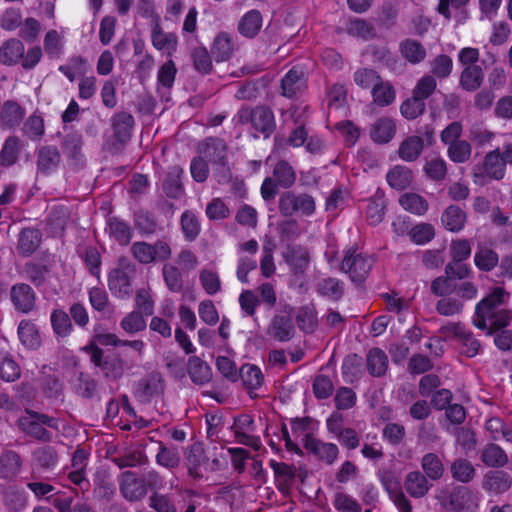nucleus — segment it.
<instances>
[{"instance_id":"obj_1","label":"nucleus","mask_w":512,"mask_h":512,"mask_svg":"<svg viewBox=\"0 0 512 512\" xmlns=\"http://www.w3.org/2000/svg\"><path fill=\"white\" fill-rule=\"evenodd\" d=\"M510 293L503 287H495L475 306L472 323L475 327L491 336L508 327L512 321V310L500 308L509 298Z\"/></svg>"},{"instance_id":"obj_2","label":"nucleus","mask_w":512,"mask_h":512,"mask_svg":"<svg viewBox=\"0 0 512 512\" xmlns=\"http://www.w3.org/2000/svg\"><path fill=\"white\" fill-rule=\"evenodd\" d=\"M83 350L90 356L91 362L101 369L103 376L108 380L120 379L125 371L133 369V361H125L120 353L114 352L104 356V351L94 342H90Z\"/></svg>"},{"instance_id":"obj_3","label":"nucleus","mask_w":512,"mask_h":512,"mask_svg":"<svg viewBox=\"0 0 512 512\" xmlns=\"http://www.w3.org/2000/svg\"><path fill=\"white\" fill-rule=\"evenodd\" d=\"M442 508L448 512H477L480 498L468 486H456L451 491H442L437 497Z\"/></svg>"},{"instance_id":"obj_4","label":"nucleus","mask_w":512,"mask_h":512,"mask_svg":"<svg viewBox=\"0 0 512 512\" xmlns=\"http://www.w3.org/2000/svg\"><path fill=\"white\" fill-rule=\"evenodd\" d=\"M239 124L250 123L252 128L268 138L275 130L276 123L273 111L264 105L254 108L242 107L236 115Z\"/></svg>"},{"instance_id":"obj_5","label":"nucleus","mask_w":512,"mask_h":512,"mask_svg":"<svg viewBox=\"0 0 512 512\" xmlns=\"http://www.w3.org/2000/svg\"><path fill=\"white\" fill-rule=\"evenodd\" d=\"M44 425L58 430V421L54 417L32 410H26V415L18 420L19 429L28 436L41 441H50L52 434Z\"/></svg>"},{"instance_id":"obj_6","label":"nucleus","mask_w":512,"mask_h":512,"mask_svg":"<svg viewBox=\"0 0 512 512\" xmlns=\"http://www.w3.org/2000/svg\"><path fill=\"white\" fill-rule=\"evenodd\" d=\"M130 252L133 258L143 265L164 262L172 256L171 246L165 238L158 239L153 244L136 241L131 245Z\"/></svg>"},{"instance_id":"obj_7","label":"nucleus","mask_w":512,"mask_h":512,"mask_svg":"<svg viewBox=\"0 0 512 512\" xmlns=\"http://www.w3.org/2000/svg\"><path fill=\"white\" fill-rule=\"evenodd\" d=\"M373 266V259L363 254L356 247L349 248L341 262L340 270L348 274L350 280L361 285L369 275Z\"/></svg>"},{"instance_id":"obj_8","label":"nucleus","mask_w":512,"mask_h":512,"mask_svg":"<svg viewBox=\"0 0 512 512\" xmlns=\"http://www.w3.org/2000/svg\"><path fill=\"white\" fill-rule=\"evenodd\" d=\"M278 208L281 215L285 217L293 215L308 217L314 214L316 202L308 193H295L289 190L280 195Z\"/></svg>"},{"instance_id":"obj_9","label":"nucleus","mask_w":512,"mask_h":512,"mask_svg":"<svg viewBox=\"0 0 512 512\" xmlns=\"http://www.w3.org/2000/svg\"><path fill=\"white\" fill-rule=\"evenodd\" d=\"M506 172V163L501 155L499 148L488 152L483 161L482 166H475L473 168V177L475 183L484 180L485 177H489L495 180H501L504 178Z\"/></svg>"},{"instance_id":"obj_10","label":"nucleus","mask_w":512,"mask_h":512,"mask_svg":"<svg viewBox=\"0 0 512 512\" xmlns=\"http://www.w3.org/2000/svg\"><path fill=\"white\" fill-rule=\"evenodd\" d=\"M55 261L50 255L30 260L23 266L22 274L36 288L44 286L51 277Z\"/></svg>"},{"instance_id":"obj_11","label":"nucleus","mask_w":512,"mask_h":512,"mask_svg":"<svg viewBox=\"0 0 512 512\" xmlns=\"http://www.w3.org/2000/svg\"><path fill=\"white\" fill-rule=\"evenodd\" d=\"M24 457L17 451L4 448L0 451V480H15L23 471Z\"/></svg>"},{"instance_id":"obj_12","label":"nucleus","mask_w":512,"mask_h":512,"mask_svg":"<svg viewBox=\"0 0 512 512\" xmlns=\"http://www.w3.org/2000/svg\"><path fill=\"white\" fill-rule=\"evenodd\" d=\"M185 461L188 474L194 479H201L203 472L208 470V458L200 442H195L185 450Z\"/></svg>"},{"instance_id":"obj_13","label":"nucleus","mask_w":512,"mask_h":512,"mask_svg":"<svg viewBox=\"0 0 512 512\" xmlns=\"http://www.w3.org/2000/svg\"><path fill=\"white\" fill-rule=\"evenodd\" d=\"M10 298L16 311L28 314L36 309V294L27 283H17L10 289Z\"/></svg>"},{"instance_id":"obj_14","label":"nucleus","mask_w":512,"mask_h":512,"mask_svg":"<svg viewBox=\"0 0 512 512\" xmlns=\"http://www.w3.org/2000/svg\"><path fill=\"white\" fill-rule=\"evenodd\" d=\"M304 448L327 465H332L339 455V448L334 443L323 442L312 434H306Z\"/></svg>"},{"instance_id":"obj_15","label":"nucleus","mask_w":512,"mask_h":512,"mask_svg":"<svg viewBox=\"0 0 512 512\" xmlns=\"http://www.w3.org/2000/svg\"><path fill=\"white\" fill-rule=\"evenodd\" d=\"M292 308L289 307V311ZM267 335L279 342L290 341L295 334V327L290 316V312L287 315L275 314L271 319L267 331Z\"/></svg>"},{"instance_id":"obj_16","label":"nucleus","mask_w":512,"mask_h":512,"mask_svg":"<svg viewBox=\"0 0 512 512\" xmlns=\"http://www.w3.org/2000/svg\"><path fill=\"white\" fill-rule=\"evenodd\" d=\"M406 493L414 498H424L433 487L432 481L421 471L414 470L406 474L403 481Z\"/></svg>"},{"instance_id":"obj_17","label":"nucleus","mask_w":512,"mask_h":512,"mask_svg":"<svg viewBox=\"0 0 512 512\" xmlns=\"http://www.w3.org/2000/svg\"><path fill=\"white\" fill-rule=\"evenodd\" d=\"M119 486L122 496L130 502L139 501L147 494L146 485L131 471L122 473Z\"/></svg>"},{"instance_id":"obj_18","label":"nucleus","mask_w":512,"mask_h":512,"mask_svg":"<svg viewBox=\"0 0 512 512\" xmlns=\"http://www.w3.org/2000/svg\"><path fill=\"white\" fill-rule=\"evenodd\" d=\"M88 454L84 449L77 448L72 456V471L68 473V479L82 491H88L90 483L85 476Z\"/></svg>"},{"instance_id":"obj_19","label":"nucleus","mask_w":512,"mask_h":512,"mask_svg":"<svg viewBox=\"0 0 512 512\" xmlns=\"http://www.w3.org/2000/svg\"><path fill=\"white\" fill-rule=\"evenodd\" d=\"M197 152L207 158L212 164L227 158L228 146L218 137H207L197 144Z\"/></svg>"},{"instance_id":"obj_20","label":"nucleus","mask_w":512,"mask_h":512,"mask_svg":"<svg viewBox=\"0 0 512 512\" xmlns=\"http://www.w3.org/2000/svg\"><path fill=\"white\" fill-rule=\"evenodd\" d=\"M151 42L155 49L165 51L171 56L177 50L178 37L175 33L165 32L160 24L159 17H156L151 31Z\"/></svg>"},{"instance_id":"obj_21","label":"nucleus","mask_w":512,"mask_h":512,"mask_svg":"<svg viewBox=\"0 0 512 512\" xmlns=\"http://www.w3.org/2000/svg\"><path fill=\"white\" fill-rule=\"evenodd\" d=\"M42 243V233L37 228H23L18 236L16 250L23 257L31 256Z\"/></svg>"},{"instance_id":"obj_22","label":"nucleus","mask_w":512,"mask_h":512,"mask_svg":"<svg viewBox=\"0 0 512 512\" xmlns=\"http://www.w3.org/2000/svg\"><path fill=\"white\" fill-rule=\"evenodd\" d=\"M512 486V477L502 470H493L483 476L482 487L485 491L500 495Z\"/></svg>"},{"instance_id":"obj_23","label":"nucleus","mask_w":512,"mask_h":512,"mask_svg":"<svg viewBox=\"0 0 512 512\" xmlns=\"http://www.w3.org/2000/svg\"><path fill=\"white\" fill-rule=\"evenodd\" d=\"M25 110L14 100L5 101L0 105V127L14 129L23 121Z\"/></svg>"},{"instance_id":"obj_24","label":"nucleus","mask_w":512,"mask_h":512,"mask_svg":"<svg viewBox=\"0 0 512 512\" xmlns=\"http://www.w3.org/2000/svg\"><path fill=\"white\" fill-rule=\"evenodd\" d=\"M382 483L399 512H412L411 501L405 495L397 478L388 475L383 477Z\"/></svg>"},{"instance_id":"obj_25","label":"nucleus","mask_w":512,"mask_h":512,"mask_svg":"<svg viewBox=\"0 0 512 512\" xmlns=\"http://www.w3.org/2000/svg\"><path fill=\"white\" fill-rule=\"evenodd\" d=\"M396 122L390 117L378 118L370 128V137L378 144L389 143L396 135Z\"/></svg>"},{"instance_id":"obj_26","label":"nucleus","mask_w":512,"mask_h":512,"mask_svg":"<svg viewBox=\"0 0 512 512\" xmlns=\"http://www.w3.org/2000/svg\"><path fill=\"white\" fill-rule=\"evenodd\" d=\"M263 25V17L259 10L251 9L246 12L239 20L237 30L245 38H255Z\"/></svg>"},{"instance_id":"obj_27","label":"nucleus","mask_w":512,"mask_h":512,"mask_svg":"<svg viewBox=\"0 0 512 512\" xmlns=\"http://www.w3.org/2000/svg\"><path fill=\"white\" fill-rule=\"evenodd\" d=\"M63 153L73 162L74 165H80L84 162L83 137L77 132H71L63 137L61 144Z\"/></svg>"},{"instance_id":"obj_28","label":"nucleus","mask_w":512,"mask_h":512,"mask_svg":"<svg viewBox=\"0 0 512 512\" xmlns=\"http://www.w3.org/2000/svg\"><path fill=\"white\" fill-rule=\"evenodd\" d=\"M108 286L114 295L121 298L129 297L132 293L130 276L121 268L113 269L109 273Z\"/></svg>"},{"instance_id":"obj_29","label":"nucleus","mask_w":512,"mask_h":512,"mask_svg":"<svg viewBox=\"0 0 512 512\" xmlns=\"http://www.w3.org/2000/svg\"><path fill=\"white\" fill-rule=\"evenodd\" d=\"M61 162V155L55 146H42L37 152V168L43 174L56 170Z\"/></svg>"},{"instance_id":"obj_30","label":"nucleus","mask_w":512,"mask_h":512,"mask_svg":"<svg viewBox=\"0 0 512 512\" xmlns=\"http://www.w3.org/2000/svg\"><path fill=\"white\" fill-rule=\"evenodd\" d=\"M111 125L114 137L117 141L120 143H126L131 137L134 118L130 113L121 111L112 116Z\"/></svg>"},{"instance_id":"obj_31","label":"nucleus","mask_w":512,"mask_h":512,"mask_svg":"<svg viewBox=\"0 0 512 512\" xmlns=\"http://www.w3.org/2000/svg\"><path fill=\"white\" fill-rule=\"evenodd\" d=\"M188 374L191 381L202 386L212 379L211 367L198 356H191L187 363Z\"/></svg>"},{"instance_id":"obj_32","label":"nucleus","mask_w":512,"mask_h":512,"mask_svg":"<svg viewBox=\"0 0 512 512\" xmlns=\"http://www.w3.org/2000/svg\"><path fill=\"white\" fill-rule=\"evenodd\" d=\"M484 70L480 66L463 68L459 77V86L466 92H475L484 82Z\"/></svg>"},{"instance_id":"obj_33","label":"nucleus","mask_w":512,"mask_h":512,"mask_svg":"<svg viewBox=\"0 0 512 512\" xmlns=\"http://www.w3.org/2000/svg\"><path fill=\"white\" fill-rule=\"evenodd\" d=\"M182 175L183 169L180 166L169 168L162 185L167 197L178 199L184 194V187L181 181Z\"/></svg>"},{"instance_id":"obj_34","label":"nucleus","mask_w":512,"mask_h":512,"mask_svg":"<svg viewBox=\"0 0 512 512\" xmlns=\"http://www.w3.org/2000/svg\"><path fill=\"white\" fill-rule=\"evenodd\" d=\"M402 57L412 65L419 64L427 57L426 48L417 40L404 39L399 44Z\"/></svg>"},{"instance_id":"obj_35","label":"nucleus","mask_w":512,"mask_h":512,"mask_svg":"<svg viewBox=\"0 0 512 512\" xmlns=\"http://www.w3.org/2000/svg\"><path fill=\"white\" fill-rule=\"evenodd\" d=\"M270 466L274 471L278 489L282 492L288 491L296 477L295 467L275 460L270 461Z\"/></svg>"},{"instance_id":"obj_36","label":"nucleus","mask_w":512,"mask_h":512,"mask_svg":"<svg viewBox=\"0 0 512 512\" xmlns=\"http://www.w3.org/2000/svg\"><path fill=\"white\" fill-rule=\"evenodd\" d=\"M424 149V140L420 136H409L404 139L398 148V156L406 162L416 161Z\"/></svg>"},{"instance_id":"obj_37","label":"nucleus","mask_w":512,"mask_h":512,"mask_svg":"<svg viewBox=\"0 0 512 512\" xmlns=\"http://www.w3.org/2000/svg\"><path fill=\"white\" fill-rule=\"evenodd\" d=\"M306 86V80L302 71L292 68L281 81L282 94L286 97H293L302 91Z\"/></svg>"},{"instance_id":"obj_38","label":"nucleus","mask_w":512,"mask_h":512,"mask_svg":"<svg viewBox=\"0 0 512 512\" xmlns=\"http://www.w3.org/2000/svg\"><path fill=\"white\" fill-rule=\"evenodd\" d=\"M414 176L410 168L403 165H396L386 175L388 184L396 190H404L413 182Z\"/></svg>"},{"instance_id":"obj_39","label":"nucleus","mask_w":512,"mask_h":512,"mask_svg":"<svg viewBox=\"0 0 512 512\" xmlns=\"http://www.w3.org/2000/svg\"><path fill=\"white\" fill-rule=\"evenodd\" d=\"M373 103L380 107L391 105L396 99V90L391 82L381 79L371 90Z\"/></svg>"},{"instance_id":"obj_40","label":"nucleus","mask_w":512,"mask_h":512,"mask_svg":"<svg viewBox=\"0 0 512 512\" xmlns=\"http://www.w3.org/2000/svg\"><path fill=\"white\" fill-rule=\"evenodd\" d=\"M22 143L19 137L12 135L6 138L0 151V166L10 167L14 165L19 158Z\"/></svg>"},{"instance_id":"obj_41","label":"nucleus","mask_w":512,"mask_h":512,"mask_svg":"<svg viewBox=\"0 0 512 512\" xmlns=\"http://www.w3.org/2000/svg\"><path fill=\"white\" fill-rule=\"evenodd\" d=\"M211 52L217 62L228 60L234 52L233 37L226 32L219 33L213 41Z\"/></svg>"},{"instance_id":"obj_42","label":"nucleus","mask_w":512,"mask_h":512,"mask_svg":"<svg viewBox=\"0 0 512 512\" xmlns=\"http://www.w3.org/2000/svg\"><path fill=\"white\" fill-rule=\"evenodd\" d=\"M24 45L19 39H9L0 47V62L4 65H14L23 56Z\"/></svg>"},{"instance_id":"obj_43","label":"nucleus","mask_w":512,"mask_h":512,"mask_svg":"<svg viewBox=\"0 0 512 512\" xmlns=\"http://www.w3.org/2000/svg\"><path fill=\"white\" fill-rule=\"evenodd\" d=\"M316 291L332 301H339L344 295V283L339 279L327 277L318 281Z\"/></svg>"},{"instance_id":"obj_44","label":"nucleus","mask_w":512,"mask_h":512,"mask_svg":"<svg viewBox=\"0 0 512 512\" xmlns=\"http://www.w3.org/2000/svg\"><path fill=\"white\" fill-rule=\"evenodd\" d=\"M422 473L432 482L441 479L444 475V464L441 458L433 452L426 453L421 459Z\"/></svg>"},{"instance_id":"obj_45","label":"nucleus","mask_w":512,"mask_h":512,"mask_svg":"<svg viewBox=\"0 0 512 512\" xmlns=\"http://www.w3.org/2000/svg\"><path fill=\"white\" fill-rule=\"evenodd\" d=\"M18 336L21 343L29 349H37L41 338L36 325L30 320H22L18 326Z\"/></svg>"},{"instance_id":"obj_46","label":"nucleus","mask_w":512,"mask_h":512,"mask_svg":"<svg viewBox=\"0 0 512 512\" xmlns=\"http://www.w3.org/2000/svg\"><path fill=\"white\" fill-rule=\"evenodd\" d=\"M367 368L374 377L383 376L388 369V357L380 348H372L367 354Z\"/></svg>"},{"instance_id":"obj_47","label":"nucleus","mask_w":512,"mask_h":512,"mask_svg":"<svg viewBox=\"0 0 512 512\" xmlns=\"http://www.w3.org/2000/svg\"><path fill=\"white\" fill-rule=\"evenodd\" d=\"M401 207L415 215H424L429 207L428 201L417 193H404L399 198Z\"/></svg>"},{"instance_id":"obj_48","label":"nucleus","mask_w":512,"mask_h":512,"mask_svg":"<svg viewBox=\"0 0 512 512\" xmlns=\"http://www.w3.org/2000/svg\"><path fill=\"white\" fill-rule=\"evenodd\" d=\"M441 221L447 230L458 232L464 227L466 215L460 207L451 205L443 212Z\"/></svg>"},{"instance_id":"obj_49","label":"nucleus","mask_w":512,"mask_h":512,"mask_svg":"<svg viewBox=\"0 0 512 512\" xmlns=\"http://www.w3.org/2000/svg\"><path fill=\"white\" fill-rule=\"evenodd\" d=\"M363 374V359L357 354H349L342 364V375L346 382L353 383Z\"/></svg>"},{"instance_id":"obj_50","label":"nucleus","mask_w":512,"mask_h":512,"mask_svg":"<svg viewBox=\"0 0 512 512\" xmlns=\"http://www.w3.org/2000/svg\"><path fill=\"white\" fill-rule=\"evenodd\" d=\"M295 319L299 329L305 333H313L318 326L317 312L313 306L299 307Z\"/></svg>"},{"instance_id":"obj_51","label":"nucleus","mask_w":512,"mask_h":512,"mask_svg":"<svg viewBox=\"0 0 512 512\" xmlns=\"http://www.w3.org/2000/svg\"><path fill=\"white\" fill-rule=\"evenodd\" d=\"M239 375L244 386L248 390H256L262 386L264 376L261 369L254 364H244L240 368Z\"/></svg>"},{"instance_id":"obj_52","label":"nucleus","mask_w":512,"mask_h":512,"mask_svg":"<svg viewBox=\"0 0 512 512\" xmlns=\"http://www.w3.org/2000/svg\"><path fill=\"white\" fill-rule=\"evenodd\" d=\"M273 179L280 187L289 189L296 181V173L287 161L281 160L273 169Z\"/></svg>"},{"instance_id":"obj_53","label":"nucleus","mask_w":512,"mask_h":512,"mask_svg":"<svg viewBox=\"0 0 512 512\" xmlns=\"http://www.w3.org/2000/svg\"><path fill=\"white\" fill-rule=\"evenodd\" d=\"M59 456L56 449L50 445L36 448L32 452V460L43 469H51L58 462Z\"/></svg>"},{"instance_id":"obj_54","label":"nucleus","mask_w":512,"mask_h":512,"mask_svg":"<svg viewBox=\"0 0 512 512\" xmlns=\"http://www.w3.org/2000/svg\"><path fill=\"white\" fill-rule=\"evenodd\" d=\"M156 462L158 465L168 469L177 468L181 463L178 448L175 446H166L160 442L159 451L156 454Z\"/></svg>"},{"instance_id":"obj_55","label":"nucleus","mask_w":512,"mask_h":512,"mask_svg":"<svg viewBox=\"0 0 512 512\" xmlns=\"http://www.w3.org/2000/svg\"><path fill=\"white\" fill-rule=\"evenodd\" d=\"M108 229L110 236H112L120 245L126 246L130 243L132 230L124 221L116 217H112L108 220Z\"/></svg>"},{"instance_id":"obj_56","label":"nucleus","mask_w":512,"mask_h":512,"mask_svg":"<svg viewBox=\"0 0 512 512\" xmlns=\"http://www.w3.org/2000/svg\"><path fill=\"white\" fill-rule=\"evenodd\" d=\"M43 45L44 51L50 59H59L63 54V37L55 29L46 32Z\"/></svg>"},{"instance_id":"obj_57","label":"nucleus","mask_w":512,"mask_h":512,"mask_svg":"<svg viewBox=\"0 0 512 512\" xmlns=\"http://www.w3.org/2000/svg\"><path fill=\"white\" fill-rule=\"evenodd\" d=\"M4 503L11 511L19 512L26 508L28 498L24 490L10 486L4 492Z\"/></svg>"},{"instance_id":"obj_58","label":"nucleus","mask_w":512,"mask_h":512,"mask_svg":"<svg viewBox=\"0 0 512 512\" xmlns=\"http://www.w3.org/2000/svg\"><path fill=\"white\" fill-rule=\"evenodd\" d=\"M474 262L479 270L488 272L498 265L499 257L494 250L480 246L475 253Z\"/></svg>"},{"instance_id":"obj_59","label":"nucleus","mask_w":512,"mask_h":512,"mask_svg":"<svg viewBox=\"0 0 512 512\" xmlns=\"http://www.w3.org/2000/svg\"><path fill=\"white\" fill-rule=\"evenodd\" d=\"M481 460L488 467H503L506 465L508 457L498 445L489 444L482 450Z\"/></svg>"},{"instance_id":"obj_60","label":"nucleus","mask_w":512,"mask_h":512,"mask_svg":"<svg viewBox=\"0 0 512 512\" xmlns=\"http://www.w3.org/2000/svg\"><path fill=\"white\" fill-rule=\"evenodd\" d=\"M161 381V376L158 373H152L148 377L139 380L135 385V396L143 402L149 401L156 392V383Z\"/></svg>"},{"instance_id":"obj_61","label":"nucleus","mask_w":512,"mask_h":512,"mask_svg":"<svg viewBox=\"0 0 512 512\" xmlns=\"http://www.w3.org/2000/svg\"><path fill=\"white\" fill-rule=\"evenodd\" d=\"M472 155V146L467 140H459L447 146L448 158L457 164H462L470 160Z\"/></svg>"},{"instance_id":"obj_62","label":"nucleus","mask_w":512,"mask_h":512,"mask_svg":"<svg viewBox=\"0 0 512 512\" xmlns=\"http://www.w3.org/2000/svg\"><path fill=\"white\" fill-rule=\"evenodd\" d=\"M475 474L476 470L473 464L466 459H456L451 465L452 477L461 483L471 482L474 479Z\"/></svg>"},{"instance_id":"obj_63","label":"nucleus","mask_w":512,"mask_h":512,"mask_svg":"<svg viewBox=\"0 0 512 512\" xmlns=\"http://www.w3.org/2000/svg\"><path fill=\"white\" fill-rule=\"evenodd\" d=\"M386 201L383 195H375L370 199L367 209L366 217L371 225H378L381 223L385 216Z\"/></svg>"},{"instance_id":"obj_64","label":"nucleus","mask_w":512,"mask_h":512,"mask_svg":"<svg viewBox=\"0 0 512 512\" xmlns=\"http://www.w3.org/2000/svg\"><path fill=\"white\" fill-rule=\"evenodd\" d=\"M191 58L196 71L203 75H207L212 72V58L207 48L203 46L195 47L191 53Z\"/></svg>"}]
</instances>
